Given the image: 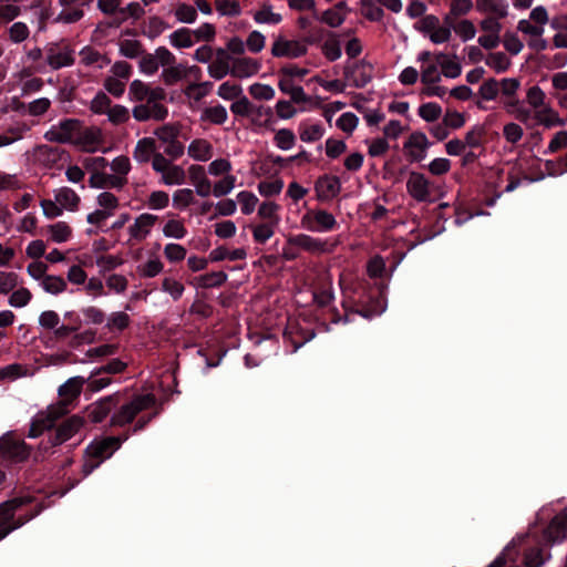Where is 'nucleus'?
Returning <instances> with one entry per match:
<instances>
[{"label":"nucleus","mask_w":567,"mask_h":567,"mask_svg":"<svg viewBox=\"0 0 567 567\" xmlns=\"http://www.w3.org/2000/svg\"><path fill=\"white\" fill-rule=\"evenodd\" d=\"M261 69V62L249 56L231 58V76L248 79L256 75Z\"/></svg>","instance_id":"5701e85b"},{"label":"nucleus","mask_w":567,"mask_h":567,"mask_svg":"<svg viewBox=\"0 0 567 567\" xmlns=\"http://www.w3.org/2000/svg\"><path fill=\"white\" fill-rule=\"evenodd\" d=\"M349 12L350 8L348 4L344 1H340L332 8L323 11L320 20L331 28H337L344 22Z\"/></svg>","instance_id":"f704fd0d"},{"label":"nucleus","mask_w":567,"mask_h":567,"mask_svg":"<svg viewBox=\"0 0 567 567\" xmlns=\"http://www.w3.org/2000/svg\"><path fill=\"white\" fill-rule=\"evenodd\" d=\"M194 33L192 30L181 28L169 35V43L174 48L186 49L194 45Z\"/></svg>","instance_id":"69168bd1"},{"label":"nucleus","mask_w":567,"mask_h":567,"mask_svg":"<svg viewBox=\"0 0 567 567\" xmlns=\"http://www.w3.org/2000/svg\"><path fill=\"white\" fill-rule=\"evenodd\" d=\"M485 63L496 73H503L511 66V60L504 52L489 53L485 59Z\"/></svg>","instance_id":"338daca9"},{"label":"nucleus","mask_w":567,"mask_h":567,"mask_svg":"<svg viewBox=\"0 0 567 567\" xmlns=\"http://www.w3.org/2000/svg\"><path fill=\"white\" fill-rule=\"evenodd\" d=\"M39 286L42 290L52 296H59L68 290V281L59 275H48Z\"/></svg>","instance_id":"37998d69"},{"label":"nucleus","mask_w":567,"mask_h":567,"mask_svg":"<svg viewBox=\"0 0 567 567\" xmlns=\"http://www.w3.org/2000/svg\"><path fill=\"white\" fill-rule=\"evenodd\" d=\"M85 383L82 377H72L68 379L58 390V394L61 398L58 402H64L66 405V413L70 411V404L78 399L82 392Z\"/></svg>","instance_id":"b1692460"},{"label":"nucleus","mask_w":567,"mask_h":567,"mask_svg":"<svg viewBox=\"0 0 567 567\" xmlns=\"http://www.w3.org/2000/svg\"><path fill=\"white\" fill-rule=\"evenodd\" d=\"M476 10L487 17L505 19L508 16V3L506 0H476Z\"/></svg>","instance_id":"7c9ffc66"},{"label":"nucleus","mask_w":567,"mask_h":567,"mask_svg":"<svg viewBox=\"0 0 567 567\" xmlns=\"http://www.w3.org/2000/svg\"><path fill=\"white\" fill-rule=\"evenodd\" d=\"M408 193L415 200H425V177L421 173L412 172L406 182Z\"/></svg>","instance_id":"a19ab883"},{"label":"nucleus","mask_w":567,"mask_h":567,"mask_svg":"<svg viewBox=\"0 0 567 567\" xmlns=\"http://www.w3.org/2000/svg\"><path fill=\"white\" fill-rule=\"evenodd\" d=\"M237 202L240 205V210L244 215H250L255 212L257 205H258V197L249 192V190H241L236 195Z\"/></svg>","instance_id":"774afa93"},{"label":"nucleus","mask_w":567,"mask_h":567,"mask_svg":"<svg viewBox=\"0 0 567 567\" xmlns=\"http://www.w3.org/2000/svg\"><path fill=\"white\" fill-rule=\"evenodd\" d=\"M118 51L127 59H136L143 53V44L131 31H125L118 40Z\"/></svg>","instance_id":"473e14b6"},{"label":"nucleus","mask_w":567,"mask_h":567,"mask_svg":"<svg viewBox=\"0 0 567 567\" xmlns=\"http://www.w3.org/2000/svg\"><path fill=\"white\" fill-rule=\"evenodd\" d=\"M29 502V497H17L0 505V539L23 524L20 516L16 519V511Z\"/></svg>","instance_id":"9d476101"},{"label":"nucleus","mask_w":567,"mask_h":567,"mask_svg":"<svg viewBox=\"0 0 567 567\" xmlns=\"http://www.w3.org/2000/svg\"><path fill=\"white\" fill-rule=\"evenodd\" d=\"M156 150V142L153 137H143L134 147L133 158L137 163H147L157 154Z\"/></svg>","instance_id":"c9c22d12"},{"label":"nucleus","mask_w":567,"mask_h":567,"mask_svg":"<svg viewBox=\"0 0 567 567\" xmlns=\"http://www.w3.org/2000/svg\"><path fill=\"white\" fill-rule=\"evenodd\" d=\"M513 116L527 126L544 125L545 127H553L564 125V121L555 110L543 109L536 112L532 107L525 106L523 102L513 110Z\"/></svg>","instance_id":"39448f33"},{"label":"nucleus","mask_w":567,"mask_h":567,"mask_svg":"<svg viewBox=\"0 0 567 567\" xmlns=\"http://www.w3.org/2000/svg\"><path fill=\"white\" fill-rule=\"evenodd\" d=\"M31 374V369L27 364L11 363L4 367H0V381H16Z\"/></svg>","instance_id":"79ce46f5"},{"label":"nucleus","mask_w":567,"mask_h":567,"mask_svg":"<svg viewBox=\"0 0 567 567\" xmlns=\"http://www.w3.org/2000/svg\"><path fill=\"white\" fill-rule=\"evenodd\" d=\"M301 228L311 233H328L337 228L336 217L324 209H309L300 218Z\"/></svg>","instance_id":"6e6552de"},{"label":"nucleus","mask_w":567,"mask_h":567,"mask_svg":"<svg viewBox=\"0 0 567 567\" xmlns=\"http://www.w3.org/2000/svg\"><path fill=\"white\" fill-rule=\"evenodd\" d=\"M128 97L134 102H161L165 100L166 92L161 86L151 87L147 83L136 79L133 80L130 84Z\"/></svg>","instance_id":"f8f14e48"},{"label":"nucleus","mask_w":567,"mask_h":567,"mask_svg":"<svg viewBox=\"0 0 567 567\" xmlns=\"http://www.w3.org/2000/svg\"><path fill=\"white\" fill-rule=\"evenodd\" d=\"M75 61V52L68 45H51L45 52V62L52 70L71 66Z\"/></svg>","instance_id":"dca6fc26"},{"label":"nucleus","mask_w":567,"mask_h":567,"mask_svg":"<svg viewBox=\"0 0 567 567\" xmlns=\"http://www.w3.org/2000/svg\"><path fill=\"white\" fill-rule=\"evenodd\" d=\"M298 134L301 142L315 143L323 137L326 128L321 122L306 118L299 123Z\"/></svg>","instance_id":"bb28decb"},{"label":"nucleus","mask_w":567,"mask_h":567,"mask_svg":"<svg viewBox=\"0 0 567 567\" xmlns=\"http://www.w3.org/2000/svg\"><path fill=\"white\" fill-rule=\"evenodd\" d=\"M307 43L302 40H289L278 37L271 45V54L275 58L297 59L307 53Z\"/></svg>","instance_id":"ddd939ff"},{"label":"nucleus","mask_w":567,"mask_h":567,"mask_svg":"<svg viewBox=\"0 0 567 567\" xmlns=\"http://www.w3.org/2000/svg\"><path fill=\"white\" fill-rule=\"evenodd\" d=\"M297 137L290 128L275 131L272 142L281 151H289L296 145Z\"/></svg>","instance_id":"680f3d73"},{"label":"nucleus","mask_w":567,"mask_h":567,"mask_svg":"<svg viewBox=\"0 0 567 567\" xmlns=\"http://www.w3.org/2000/svg\"><path fill=\"white\" fill-rule=\"evenodd\" d=\"M208 74L215 80H221L231 75V56L223 49H219L216 56L208 65Z\"/></svg>","instance_id":"cd10ccee"},{"label":"nucleus","mask_w":567,"mask_h":567,"mask_svg":"<svg viewBox=\"0 0 567 567\" xmlns=\"http://www.w3.org/2000/svg\"><path fill=\"white\" fill-rule=\"evenodd\" d=\"M551 558L549 550L543 546H533L524 551L523 564L525 567H542Z\"/></svg>","instance_id":"4c0bfd02"},{"label":"nucleus","mask_w":567,"mask_h":567,"mask_svg":"<svg viewBox=\"0 0 567 567\" xmlns=\"http://www.w3.org/2000/svg\"><path fill=\"white\" fill-rule=\"evenodd\" d=\"M169 195L162 189L152 190L144 200V205L150 210H164L169 206Z\"/></svg>","instance_id":"09e8293b"},{"label":"nucleus","mask_w":567,"mask_h":567,"mask_svg":"<svg viewBox=\"0 0 567 567\" xmlns=\"http://www.w3.org/2000/svg\"><path fill=\"white\" fill-rule=\"evenodd\" d=\"M161 290L168 295L174 301H177L182 298L185 286L179 279L173 276H165L162 279Z\"/></svg>","instance_id":"3c124183"},{"label":"nucleus","mask_w":567,"mask_h":567,"mask_svg":"<svg viewBox=\"0 0 567 567\" xmlns=\"http://www.w3.org/2000/svg\"><path fill=\"white\" fill-rule=\"evenodd\" d=\"M202 121H207L215 125L224 124L228 118V113L225 106L217 104L214 106L206 107L202 115Z\"/></svg>","instance_id":"052dcab7"},{"label":"nucleus","mask_w":567,"mask_h":567,"mask_svg":"<svg viewBox=\"0 0 567 567\" xmlns=\"http://www.w3.org/2000/svg\"><path fill=\"white\" fill-rule=\"evenodd\" d=\"M112 216V214L99 208L87 214L86 221L90 227L86 229V234L92 236L97 235L101 231H107L109 229L106 228V221Z\"/></svg>","instance_id":"58836bf2"},{"label":"nucleus","mask_w":567,"mask_h":567,"mask_svg":"<svg viewBox=\"0 0 567 567\" xmlns=\"http://www.w3.org/2000/svg\"><path fill=\"white\" fill-rule=\"evenodd\" d=\"M125 440L126 437L120 439L115 436H109L93 441L86 447V461L83 464L84 474L89 475L101 464L103 460L109 458Z\"/></svg>","instance_id":"20e7f679"},{"label":"nucleus","mask_w":567,"mask_h":567,"mask_svg":"<svg viewBox=\"0 0 567 567\" xmlns=\"http://www.w3.org/2000/svg\"><path fill=\"white\" fill-rule=\"evenodd\" d=\"M187 75V68L183 64H173L163 66L161 78L165 84L172 85Z\"/></svg>","instance_id":"13d9d810"},{"label":"nucleus","mask_w":567,"mask_h":567,"mask_svg":"<svg viewBox=\"0 0 567 567\" xmlns=\"http://www.w3.org/2000/svg\"><path fill=\"white\" fill-rule=\"evenodd\" d=\"M545 544L554 546L567 538V513L560 512L555 515L543 532Z\"/></svg>","instance_id":"2eb2a0df"},{"label":"nucleus","mask_w":567,"mask_h":567,"mask_svg":"<svg viewBox=\"0 0 567 567\" xmlns=\"http://www.w3.org/2000/svg\"><path fill=\"white\" fill-rule=\"evenodd\" d=\"M163 270L164 264L158 256L150 257L137 267V272L142 278H154L162 274Z\"/></svg>","instance_id":"603ef678"},{"label":"nucleus","mask_w":567,"mask_h":567,"mask_svg":"<svg viewBox=\"0 0 567 567\" xmlns=\"http://www.w3.org/2000/svg\"><path fill=\"white\" fill-rule=\"evenodd\" d=\"M278 87L282 93L289 94L291 101L295 103H306L309 100L303 89L301 86L293 85L290 79H280Z\"/></svg>","instance_id":"5fc2aeb1"},{"label":"nucleus","mask_w":567,"mask_h":567,"mask_svg":"<svg viewBox=\"0 0 567 567\" xmlns=\"http://www.w3.org/2000/svg\"><path fill=\"white\" fill-rule=\"evenodd\" d=\"M526 101L536 112L543 109H553L549 104H546V94L538 85H534L527 90Z\"/></svg>","instance_id":"e2e57ef3"},{"label":"nucleus","mask_w":567,"mask_h":567,"mask_svg":"<svg viewBox=\"0 0 567 567\" xmlns=\"http://www.w3.org/2000/svg\"><path fill=\"white\" fill-rule=\"evenodd\" d=\"M279 224L272 223H258L256 225H251V235L255 243L264 245L266 244L274 235Z\"/></svg>","instance_id":"de8ad7c7"},{"label":"nucleus","mask_w":567,"mask_h":567,"mask_svg":"<svg viewBox=\"0 0 567 567\" xmlns=\"http://www.w3.org/2000/svg\"><path fill=\"white\" fill-rule=\"evenodd\" d=\"M280 206L271 200L262 202L257 209V216L267 221L272 224H279L280 223Z\"/></svg>","instance_id":"864d4df0"},{"label":"nucleus","mask_w":567,"mask_h":567,"mask_svg":"<svg viewBox=\"0 0 567 567\" xmlns=\"http://www.w3.org/2000/svg\"><path fill=\"white\" fill-rule=\"evenodd\" d=\"M111 174V187L121 189L127 184V175L132 169L131 161L125 155L116 156L110 164Z\"/></svg>","instance_id":"412c9836"},{"label":"nucleus","mask_w":567,"mask_h":567,"mask_svg":"<svg viewBox=\"0 0 567 567\" xmlns=\"http://www.w3.org/2000/svg\"><path fill=\"white\" fill-rule=\"evenodd\" d=\"M30 455V450L23 441L17 440L10 434L0 437V460L22 462Z\"/></svg>","instance_id":"4468645a"},{"label":"nucleus","mask_w":567,"mask_h":567,"mask_svg":"<svg viewBox=\"0 0 567 567\" xmlns=\"http://www.w3.org/2000/svg\"><path fill=\"white\" fill-rule=\"evenodd\" d=\"M186 173L179 165L172 164L163 174L159 183L165 186H179L185 183Z\"/></svg>","instance_id":"49530a36"},{"label":"nucleus","mask_w":567,"mask_h":567,"mask_svg":"<svg viewBox=\"0 0 567 567\" xmlns=\"http://www.w3.org/2000/svg\"><path fill=\"white\" fill-rule=\"evenodd\" d=\"M82 125L79 120L64 118L50 126L44 133V138L51 143L69 144L73 143L80 134Z\"/></svg>","instance_id":"1a4fd4ad"},{"label":"nucleus","mask_w":567,"mask_h":567,"mask_svg":"<svg viewBox=\"0 0 567 567\" xmlns=\"http://www.w3.org/2000/svg\"><path fill=\"white\" fill-rule=\"evenodd\" d=\"M66 414V405L64 402L50 404L45 410L39 411L32 419L29 436L38 437L45 430L51 429L56 420Z\"/></svg>","instance_id":"423d86ee"},{"label":"nucleus","mask_w":567,"mask_h":567,"mask_svg":"<svg viewBox=\"0 0 567 567\" xmlns=\"http://www.w3.org/2000/svg\"><path fill=\"white\" fill-rule=\"evenodd\" d=\"M162 234L166 238L181 240L186 237L187 228L184 219L176 217L174 214H167L162 226Z\"/></svg>","instance_id":"72a5a7b5"},{"label":"nucleus","mask_w":567,"mask_h":567,"mask_svg":"<svg viewBox=\"0 0 567 567\" xmlns=\"http://www.w3.org/2000/svg\"><path fill=\"white\" fill-rule=\"evenodd\" d=\"M61 11L55 17V21L64 24H71L80 21L84 17L85 0H59Z\"/></svg>","instance_id":"a211bd4d"},{"label":"nucleus","mask_w":567,"mask_h":567,"mask_svg":"<svg viewBox=\"0 0 567 567\" xmlns=\"http://www.w3.org/2000/svg\"><path fill=\"white\" fill-rule=\"evenodd\" d=\"M131 323V317L125 311H114L106 318L105 328L110 332H122Z\"/></svg>","instance_id":"6e6d98bb"},{"label":"nucleus","mask_w":567,"mask_h":567,"mask_svg":"<svg viewBox=\"0 0 567 567\" xmlns=\"http://www.w3.org/2000/svg\"><path fill=\"white\" fill-rule=\"evenodd\" d=\"M49 239L55 244L68 241L72 236V228L65 221H56L47 227Z\"/></svg>","instance_id":"c03bdc74"},{"label":"nucleus","mask_w":567,"mask_h":567,"mask_svg":"<svg viewBox=\"0 0 567 567\" xmlns=\"http://www.w3.org/2000/svg\"><path fill=\"white\" fill-rule=\"evenodd\" d=\"M156 404V398L152 393L134 395L130 401L120 405L111 416V425L125 426L133 422L137 414L151 410Z\"/></svg>","instance_id":"7ed1b4c3"},{"label":"nucleus","mask_w":567,"mask_h":567,"mask_svg":"<svg viewBox=\"0 0 567 567\" xmlns=\"http://www.w3.org/2000/svg\"><path fill=\"white\" fill-rule=\"evenodd\" d=\"M176 61L174 54L165 47L157 48L153 53L141 55L138 62L140 72L145 75H154L159 66L173 64Z\"/></svg>","instance_id":"9b49d317"},{"label":"nucleus","mask_w":567,"mask_h":567,"mask_svg":"<svg viewBox=\"0 0 567 567\" xmlns=\"http://www.w3.org/2000/svg\"><path fill=\"white\" fill-rule=\"evenodd\" d=\"M133 117L136 121L145 122L148 120L164 121L168 115V110L161 102L141 103L132 110Z\"/></svg>","instance_id":"6ab92c4d"},{"label":"nucleus","mask_w":567,"mask_h":567,"mask_svg":"<svg viewBox=\"0 0 567 567\" xmlns=\"http://www.w3.org/2000/svg\"><path fill=\"white\" fill-rule=\"evenodd\" d=\"M247 256V252L244 248H236L233 250H229L225 247H218L210 251L209 258L212 261H221L225 259L235 261V260H243Z\"/></svg>","instance_id":"4d7b16f0"},{"label":"nucleus","mask_w":567,"mask_h":567,"mask_svg":"<svg viewBox=\"0 0 567 567\" xmlns=\"http://www.w3.org/2000/svg\"><path fill=\"white\" fill-rule=\"evenodd\" d=\"M158 220L159 216L150 212L137 215L126 228L127 244L135 245L146 240Z\"/></svg>","instance_id":"0eeeda50"},{"label":"nucleus","mask_w":567,"mask_h":567,"mask_svg":"<svg viewBox=\"0 0 567 567\" xmlns=\"http://www.w3.org/2000/svg\"><path fill=\"white\" fill-rule=\"evenodd\" d=\"M439 19L434 16H427V33L434 43L446 42L451 37V30L447 27H437Z\"/></svg>","instance_id":"8fccbe9b"},{"label":"nucleus","mask_w":567,"mask_h":567,"mask_svg":"<svg viewBox=\"0 0 567 567\" xmlns=\"http://www.w3.org/2000/svg\"><path fill=\"white\" fill-rule=\"evenodd\" d=\"M189 178L195 187V193L199 197L213 196V182L207 176V171L200 165H190L188 167Z\"/></svg>","instance_id":"4be33fe9"},{"label":"nucleus","mask_w":567,"mask_h":567,"mask_svg":"<svg viewBox=\"0 0 567 567\" xmlns=\"http://www.w3.org/2000/svg\"><path fill=\"white\" fill-rule=\"evenodd\" d=\"M53 199H42L40 206L43 215L49 219L62 216L63 212L74 213L79 210L81 204L80 195L68 186H62L53 190Z\"/></svg>","instance_id":"f03ea898"},{"label":"nucleus","mask_w":567,"mask_h":567,"mask_svg":"<svg viewBox=\"0 0 567 567\" xmlns=\"http://www.w3.org/2000/svg\"><path fill=\"white\" fill-rule=\"evenodd\" d=\"M207 176L215 177L213 182V196L216 198L230 194L237 184V176L233 173V164L226 157L210 159L206 167Z\"/></svg>","instance_id":"f257e3e1"},{"label":"nucleus","mask_w":567,"mask_h":567,"mask_svg":"<svg viewBox=\"0 0 567 567\" xmlns=\"http://www.w3.org/2000/svg\"><path fill=\"white\" fill-rule=\"evenodd\" d=\"M404 154L411 162H420L425 156V135L413 133L403 145Z\"/></svg>","instance_id":"c85d7f7f"},{"label":"nucleus","mask_w":567,"mask_h":567,"mask_svg":"<svg viewBox=\"0 0 567 567\" xmlns=\"http://www.w3.org/2000/svg\"><path fill=\"white\" fill-rule=\"evenodd\" d=\"M518 551L515 546H507L505 549L488 565V567H518Z\"/></svg>","instance_id":"0e129e2a"},{"label":"nucleus","mask_w":567,"mask_h":567,"mask_svg":"<svg viewBox=\"0 0 567 567\" xmlns=\"http://www.w3.org/2000/svg\"><path fill=\"white\" fill-rule=\"evenodd\" d=\"M315 190L319 200H330L341 190V182L337 176L324 175L315 184Z\"/></svg>","instance_id":"a878e982"},{"label":"nucleus","mask_w":567,"mask_h":567,"mask_svg":"<svg viewBox=\"0 0 567 567\" xmlns=\"http://www.w3.org/2000/svg\"><path fill=\"white\" fill-rule=\"evenodd\" d=\"M84 425V419L79 415H72L64 420L55 431L52 439L53 445H60L74 437Z\"/></svg>","instance_id":"aec40b11"},{"label":"nucleus","mask_w":567,"mask_h":567,"mask_svg":"<svg viewBox=\"0 0 567 567\" xmlns=\"http://www.w3.org/2000/svg\"><path fill=\"white\" fill-rule=\"evenodd\" d=\"M195 194L190 188H179L173 193V207L177 210H185L195 204Z\"/></svg>","instance_id":"bf43d9fd"},{"label":"nucleus","mask_w":567,"mask_h":567,"mask_svg":"<svg viewBox=\"0 0 567 567\" xmlns=\"http://www.w3.org/2000/svg\"><path fill=\"white\" fill-rule=\"evenodd\" d=\"M252 18L258 24L269 25L279 24L282 20L281 13L274 11L272 6L266 3L254 11Z\"/></svg>","instance_id":"ea45409f"},{"label":"nucleus","mask_w":567,"mask_h":567,"mask_svg":"<svg viewBox=\"0 0 567 567\" xmlns=\"http://www.w3.org/2000/svg\"><path fill=\"white\" fill-rule=\"evenodd\" d=\"M287 244L312 255L323 254L328 250L324 240L307 234L291 235L287 238Z\"/></svg>","instance_id":"f3484780"},{"label":"nucleus","mask_w":567,"mask_h":567,"mask_svg":"<svg viewBox=\"0 0 567 567\" xmlns=\"http://www.w3.org/2000/svg\"><path fill=\"white\" fill-rule=\"evenodd\" d=\"M346 78L355 87H364L373 78V66L365 62H357L349 71Z\"/></svg>","instance_id":"393cba45"},{"label":"nucleus","mask_w":567,"mask_h":567,"mask_svg":"<svg viewBox=\"0 0 567 567\" xmlns=\"http://www.w3.org/2000/svg\"><path fill=\"white\" fill-rule=\"evenodd\" d=\"M75 140L81 144L84 151L93 153L101 146L103 136L100 128L89 127L83 132L80 131V134Z\"/></svg>","instance_id":"e433bc0d"},{"label":"nucleus","mask_w":567,"mask_h":567,"mask_svg":"<svg viewBox=\"0 0 567 567\" xmlns=\"http://www.w3.org/2000/svg\"><path fill=\"white\" fill-rule=\"evenodd\" d=\"M64 152L48 144H41L33 148L32 155L34 159L45 167H51L56 164Z\"/></svg>","instance_id":"2f4dec72"},{"label":"nucleus","mask_w":567,"mask_h":567,"mask_svg":"<svg viewBox=\"0 0 567 567\" xmlns=\"http://www.w3.org/2000/svg\"><path fill=\"white\" fill-rule=\"evenodd\" d=\"M436 63L446 78L455 79L460 76L462 72L461 64L457 62L456 56L442 53L436 56Z\"/></svg>","instance_id":"a18cd8bd"},{"label":"nucleus","mask_w":567,"mask_h":567,"mask_svg":"<svg viewBox=\"0 0 567 567\" xmlns=\"http://www.w3.org/2000/svg\"><path fill=\"white\" fill-rule=\"evenodd\" d=\"M187 155L195 162H209L214 156V146L206 138H195L187 146Z\"/></svg>","instance_id":"c756f323"}]
</instances>
